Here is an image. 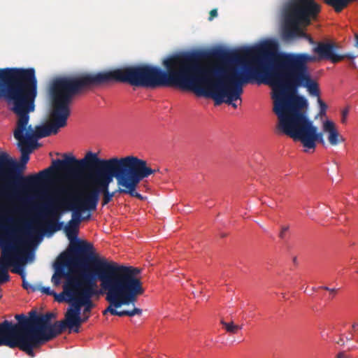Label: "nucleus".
I'll use <instances>...</instances> for the list:
<instances>
[{"label":"nucleus","instance_id":"1","mask_svg":"<svg viewBox=\"0 0 358 358\" xmlns=\"http://www.w3.org/2000/svg\"><path fill=\"white\" fill-rule=\"evenodd\" d=\"M162 64L166 71L138 64L76 77L84 91L110 83L152 89L175 87L210 98L215 106L224 103V46L179 52L166 57Z\"/></svg>","mask_w":358,"mask_h":358},{"label":"nucleus","instance_id":"2","mask_svg":"<svg viewBox=\"0 0 358 358\" xmlns=\"http://www.w3.org/2000/svg\"><path fill=\"white\" fill-rule=\"evenodd\" d=\"M266 55L259 45L242 47L231 50L225 47V105L236 108L241 102L243 86L256 82L271 85L275 90V106L288 114V104L296 97L298 89L307 88L314 96H319L318 85L308 70V63L315 61V56L306 53L282 54L272 64L266 66ZM241 103H239L240 104Z\"/></svg>","mask_w":358,"mask_h":358},{"label":"nucleus","instance_id":"3","mask_svg":"<svg viewBox=\"0 0 358 358\" xmlns=\"http://www.w3.org/2000/svg\"><path fill=\"white\" fill-rule=\"evenodd\" d=\"M55 169L69 178L76 179L81 171H86V179L92 189L84 196L85 208L96 209L100 194L109 191L113 178L117 186L128 185L137 178L144 179L159 169L148 166L146 161L134 156L102 159L98 154L87 152L81 159L65 155L64 159L54 160Z\"/></svg>","mask_w":358,"mask_h":358},{"label":"nucleus","instance_id":"4","mask_svg":"<svg viewBox=\"0 0 358 358\" xmlns=\"http://www.w3.org/2000/svg\"><path fill=\"white\" fill-rule=\"evenodd\" d=\"M84 91L76 76H66L55 79L50 87L51 108L48 124L36 126L27 125L24 138L31 144L38 139L57 134L64 127L71 114L70 103L73 97Z\"/></svg>","mask_w":358,"mask_h":358},{"label":"nucleus","instance_id":"5","mask_svg":"<svg viewBox=\"0 0 358 358\" xmlns=\"http://www.w3.org/2000/svg\"><path fill=\"white\" fill-rule=\"evenodd\" d=\"M37 96V79L33 84L22 103L12 108L13 112L17 116L16 128L14 130V138L17 140V146L21 152L20 164L13 161L16 166L9 171L0 172V177H6L12 180L14 185L18 187H32L43 181L48 180L52 175L62 172L55 169L54 161L52 166L48 167L38 173L27 177L15 173L17 167L23 169L29 160V155L32 152L31 143L24 138V131L29 121V113L35 109V99Z\"/></svg>","mask_w":358,"mask_h":358},{"label":"nucleus","instance_id":"6","mask_svg":"<svg viewBox=\"0 0 358 358\" xmlns=\"http://www.w3.org/2000/svg\"><path fill=\"white\" fill-rule=\"evenodd\" d=\"M71 248L75 252L86 255L95 269L96 274H99L100 277H103L136 300L144 293L143 283L138 277L141 273L140 268L119 265L99 257L94 252L93 245L87 241L72 242Z\"/></svg>","mask_w":358,"mask_h":358},{"label":"nucleus","instance_id":"7","mask_svg":"<svg viewBox=\"0 0 358 358\" xmlns=\"http://www.w3.org/2000/svg\"><path fill=\"white\" fill-rule=\"evenodd\" d=\"M307 106L304 97H296L288 104V114L275 106V113L278 117L277 129L294 141H300L308 149L315 150L317 142L324 145L323 134L317 132V128L307 117L302 109Z\"/></svg>","mask_w":358,"mask_h":358},{"label":"nucleus","instance_id":"8","mask_svg":"<svg viewBox=\"0 0 358 358\" xmlns=\"http://www.w3.org/2000/svg\"><path fill=\"white\" fill-rule=\"evenodd\" d=\"M54 317L52 313L38 315L35 311H31L29 317L16 315V320L20 318L19 349L33 357L34 349L61 334L66 329V317L51 324Z\"/></svg>","mask_w":358,"mask_h":358},{"label":"nucleus","instance_id":"9","mask_svg":"<svg viewBox=\"0 0 358 358\" xmlns=\"http://www.w3.org/2000/svg\"><path fill=\"white\" fill-rule=\"evenodd\" d=\"M62 198L57 201L45 203L38 214L40 220L45 219L46 231L50 234L60 231L64 227V222L59 220L64 211L72 210V218L70 224H78L85 218H82V212L85 210H94L95 209L85 208L84 197L73 196L70 189L62 187L59 190Z\"/></svg>","mask_w":358,"mask_h":358},{"label":"nucleus","instance_id":"10","mask_svg":"<svg viewBox=\"0 0 358 358\" xmlns=\"http://www.w3.org/2000/svg\"><path fill=\"white\" fill-rule=\"evenodd\" d=\"M36 80L34 68L0 69V98L15 108L22 103Z\"/></svg>","mask_w":358,"mask_h":358},{"label":"nucleus","instance_id":"11","mask_svg":"<svg viewBox=\"0 0 358 358\" xmlns=\"http://www.w3.org/2000/svg\"><path fill=\"white\" fill-rule=\"evenodd\" d=\"M97 277L95 269L80 271V280L73 291V296L67 299L71 303L70 307L65 313L64 317L69 322L79 320L81 308L85 307V312H90L94 304L91 300L92 297L98 295L99 291L97 289Z\"/></svg>","mask_w":358,"mask_h":358},{"label":"nucleus","instance_id":"12","mask_svg":"<svg viewBox=\"0 0 358 358\" xmlns=\"http://www.w3.org/2000/svg\"><path fill=\"white\" fill-rule=\"evenodd\" d=\"M96 277L97 280L101 282V289L105 292L106 300L109 303L108 308L103 311V315L110 313L113 315L119 317H132L136 315H141L142 314V309L136 307L131 310H117V308L122 306H129L130 304L134 306L137 300L103 277H100L99 274H96Z\"/></svg>","mask_w":358,"mask_h":358},{"label":"nucleus","instance_id":"13","mask_svg":"<svg viewBox=\"0 0 358 358\" xmlns=\"http://www.w3.org/2000/svg\"><path fill=\"white\" fill-rule=\"evenodd\" d=\"M356 0H324V3L332 7L336 13H341L348 5ZM320 11V6L314 0H289L284 7L283 13L317 17Z\"/></svg>","mask_w":358,"mask_h":358},{"label":"nucleus","instance_id":"14","mask_svg":"<svg viewBox=\"0 0 358 358\" xmlns=\"http://www.w3.org/2000/svg\"><path fill=\"white\" fill-rule=\"evenodd\" d=\"M89 262L83 256L73 254L61 256L59 262L55 264V273L51 281L55 286H59L62 278L75 277L79 271L89 270L86 263Z\"/></svg>","mask_w":358,"mask_h":358},{"label":"nucleus","instance_id":"15","mask_svg":"<svg viewBox=\"0 0 358 358\" xmlns=\"http://www.w3.org/2000/svg\"><path fill=\"white\" fill-rule=\"evenodd\" d=\"M12 238V242L6 243L2 246L1 257L0 259V283L9 280L10 276L8 273V267L11 265L17 268L20 263H24L25 259L20 256V245L22 240L14 236V232L9 234Z\"/></svg>","mask_w":358,"mask_h":358},{"label":"nucleus","instance_id":"16","mask_svg":"<svg viewBox=\"0 0 358 358\" xmlns=\"http://www.w3.org/2000/svg\"><path fill=\"white\" fill-rule=\"evenodd\" d=\"M284 16V27L283 36L286 38H294L295 37H303L306 38L310 43H314L313 38L306 34L301 28L300 24L306 26L310 24L312 19L316 17L308 16L307 18L301 17L300 15H292L283 13Z\"/></svg>","mask_w":358,"mask_h":358},{"label":"nucleus","instance_id":"17","mask_svg":"<svg viewBox=\"0 0 358 358\" xmlns=\"http://www.w3.org/2000/svg\"><path fill=\"white\" fill-rule=\"evenodd\" d=\"M17 320L16 324L8 320L0 323V346L19 348L20 318Z\"/></svg>","mask_w":358,"mask_h":358},{"label":"nucleus","instance_id":"18","mask_svg":"<svg viewBox=\"0 0 358 358\" xmlns=\"http://www.w3.org/2000/svg\"><path fill=\"white\" fill-rule=\"evenodd\" d=\"M338 46L333 42H319L313 48V52L318 55L319 59L329 60L336 64L347 58L353 60L355 56L351 53L340 55L336 52Z\"/></svg>","mask_w":358,"mask_h":358},{"label":"nucleus","instance_id":"19","mask_svg":"<svg viewBox=\"0 0 358 358\" xmlns=\"http://www.w3.org/2000/svg\"><path fill=\"white\" fill-rule=\"evenodd\" d=\"M142 180L143 179L137 178L136 180L129 182L127 185L118 186L114 191L110 192L109 190L101 193L102 206H104L112 201L113 197H115L117 194H128L131 197H136L140 200H143V196L137 192V187Z\"/></svg>","mask_w":358,"mask_h":358},{"label":"nucleus","instance_id":"20","mask_svg":"<svg viewBox=\"0 0 358 358\" xmlns=\"http://www.w3.org/2000/svg\"><path fill=\"white\" fill-rule=\"evenodd\" d=\"M80 280V271L78 272L75 277H69L63 285V292L59 294L55 293V300L59 303L67 301V299H70L71 296H73V291H75Z\"/></svg>","mask_w":358,"mask_h":358},{"label":"nucleus","instance_id":"21","mask_svg":"<svg viewBox=\"0 0 358 358\" xmlns=\"http://www.w3.org/2000/svg\"><path fill=\"white\" fill-rule=\"evenodd\" d=\"M16 166L13 160L4 155L0 157V172L9 171ZM16 194L14 192L9 190L8 187L0 191V200L10 199L15 197Z\"/></svg>","mask_w":358,"mask_h":358},{"label":"nucleus","instance_id":"22","mask_svg":"<svg viewBox=\"0 0 358 358\" xmlns=\"http://www.w3.org/2000/svg\"><path fill=\"white\" fill-rule=\"evenodd\" d=\"M323 129L324 131L328 133V141L331 145H337L345 141L343 136L339 134L333 122L329 120L324 122Z\"/></svg>","mask_w":358,"mask_h":358},{"label":"nucleus","instance_id":"23","mask_svg":"<svg viewBox=\"0 0 358 358\" xmlns=\"http://www.w3.org/2000/svg\"><path fill=\"white\" fill-rule=\"evenodd\" d=\"M78 225L76 224L74 222L73 224H70V220L67 222L66 225L64 226V230L67 236V237L71 240V243L76 242V241H79V239L76 238L77 234H78ZM80 241H82L80 240ZM70 245H71V243H70ZM69 250L70 252L75 255H79L83 256L85 257V259L90 262V261L87 259V257L84 254L80 253H76L74 251L71 250V246H69Z\"/></svg>","mask_w":358,"mask_h":358},{"label":"nucleus","instance_id":"24","mask_svg":"<svg viewBox=\"0 0 358 358\" xmlns=\"http://www.w3.org/2000/svg\"><path fill=\"white\" fill-rule=\"evenodd\" d=\"M13 273H18L20 275L22 279V287L27 290H31V292H36L38 291V287L36 285H33L29 283L26 280V274L24 271L23 268L21 267L20 265H19V268H15L12 270Z\"/></svg>","mask_w":358,"mask_h":358},{"label":"nucleus","instance_id":"25","mask_svg":"<svg viewBox=\"0 0 358 358\" xmlns=\"http://www.w3.org/2000/svg\"><path fill=\"white\" fill-rule=\"evenodd\" d=\"M88 319L89 315H87L83 317H79L78 321L71 322L66 317V329L68 328L69 329V333H71V331L75 333H78L80 331L81 324L85 322Z\"/></svg>","mask_w":358,"mask_h":358},{"label":"nucleus","instance_id":"26","mask_svg":"<svg viewBox=\"0 0 358 358\" xmlns=\"http://www.w3.org/2000/svg\"><path fill=\"white\" fill-rule=\"evenodd\" d=\"M241 329V326L235 324L233 322H225V334L229 333L231 334H236Z\"/></svg>","mask_w":358,"mask_h":358},{"label":"nucleus","instance_id":"27","mask_svg":"<svg viewBox=\"0 0 358 358\" xmlns=\"http://www.w3.org/2000/svg\"><path fill=\"white\" fill-rule=\"evenodd\" d=\"M38 290H40L41 292L47 294V295H50V296H54L55 292H54L53 290H51L50 287H38Z\"/></svg>","mask_w":358,"mask_h":358},{"label":"nucleus","instance_id":"28","mask_svg":"<svg viewBox=\"0 0 358 358\" xmlns=\"http://www.w3.org/2000/svg\"><path fill=\"white\" fill-rule=\"evenodd\" d=\"M318 103H319L320 108V115L325 114L327 108V104L320 98L318 99Z\"/></svg>","mask_w":358,"mask_h":358},{"label":"nucleus","instance_id":"29","mask_svg":"<svg viewBox=\"0 0 358 358\" xmlns=\"http://www.w3.org/2000/svg\"><path fill=\"white\" fill-rule=\"evenodd\" d=\"M289 227L288 226H283L281 228V231L279 234V236L280 238L283 239L285 236V233L288 231Z\"/></svg>","mask_w":358,"mask_h":358},{"label":"nucleus","instance_id":"30","mask_svg":"<svg viewBox=\"0 0 358 358\" xmlns=\"http://www.w3.org/2000/svg\"><path fill=\"white\" fill-rule=\"evenodd\" d=\"M348 115V109H345L342 111L341 122L343 124L346 123Z\"/></svg>","mask_w":358,"mask_h":358},{"label":"nucleus","instance_id":"31","mask_svg":"<svg viewBox=\"0 0 358 358\" xmlns=\"http://www.w3.org/2000/svg\"><path fill=\"white\" fill-rule=\"evenodd\" d=\"M37 231H38V229L36 227L29 226L24 232L26 234H29L36 233Z\"/></svg>","mask_w":358,"mask_h":358},{"label":"nucleus","instance_id":"32","mask_svg":"<svg viewBox=\"0 0 358 358\" xmlns=\"http://www.w3.org/2000/svg\"><path fill=\"white\" fill-rule=\"evenodd\" d=\"M336 358H352L350 355H348L345 351L339 352Z\"/></svg>","mask_w":358,"mask_h":358},{"label":"nucleus","instance_id":"33","mask_svg":"<svg viewBox=\"0 0 358 358\" xmlns=\"http://www.w3.org/2000/svg\"><path fill=\"white\" fill-rule=\"evenodd\" d=\"M217 15V9H213L210 11L209 13V20H212L214 17H215Z\"/></svg>","mask_w":358,"mask_h":358},{"label":"nucleus","instance_id":"34","mask_svg":"<svg viewBox=\"0 0 358 358\" xmlns=\"http://www.w3.org/2000/svg\"><path fill=\"white\" fill-rule=\"evenodd\" d=\"M320 288L322 289L329 291V292H334V293H337V291H338V289L336 288H329V287H327V286H322V287H320Z\"/></svg>","mask_w":358,"mask_h":358},{"label":"nucleus","instance_id":"35","mask_svg":"<svg viewBox=\"0 0 358 358\" xmlns=\"http://www.w3.org/2000/svg\"><path fill=\"white\" fill-rule=\"evenodd\" d=\"M225 341H227V343H228L229 344L232 345L235 343L236 339L233 336H225Z\"/></svg>","mask_w":358,"mask_h":358},{"label":"nucleus","instance_id":"36","mask_svg":"<svg viewBox=\"0 0 358 358\" xmlns=\"http://www.w3.org/2000/svg\"><path fill=\"white\" fill-rule=\"evenodd\" d=\"M336 343L340 345L341 346H343L345 345L344 339L341 337L338 341H336Z\"/></svg>","mask_w":358,"mask_h":358},{"label":"nucleus","instance_id":"37","mask_svg":"<svg viewBox=\"0 0 358 358\" xmlns=\"http://www.w3.org/2000/svg\"><path fill=\"white\" fill-rule=\"evenodd\" d=\"M355 47L358 48V34H355Z\"/></svg>","mask_w":358,"mask_h":358},{"label":"nucleus","instance_id":"38","mask_svg":"<svg viewBox=\"0 0 358 358\" xmlns=\"http://www.w3.org/2000/svg\"><path fill=\"white\" fill-rule=\"evenodd\" d=\"M90 312H85V309L83 310V314L84 315L83 317L89 315L90 316Z\"/></svg>","mask_w":358,"mask_h":358},{"label":"nucleus","instance_id":"39","mask_svg":"<svg viewBox=\"0 0 358 358\" xmlns=\"http://www.w3.org/2000/svg\"><path fill=\"white\" fill-rule=\"evenodd\" d=\"M352 329L354 330H356L357 329V324L356 323H354L352 326Z\"/></svg>","mask_w":358,"mask_h":358},{"label":"nucleus","instance_id":"40","mask_svg":"<svg viewBox=\"0 0 358 358\" xmlns=\"http://www.w3.org/2000/svg\"><path fill=\"white\" fill-rule=\"evenodd\" d=\"M351 64V66H352L353 68H356V64H355V63L353 61L351 62V64Z\"/></svg>","mask_w":358,"mask_h":358},{"label":"nucleus","instance_id":"41","mask_svg":"<svg viewBox=\"0 0 358 358\" xmlns=\"http://www.w3.org/2000/svg\"><path fill=\"white\" fill-rule=\"evenodd\" d=\"M346 340H347V341H352V336L346 337Z\"/></svg>","mask_w":358,"mask_h":358},{"label":"nucleus","instance_id":"42","mask_svg":"<svg viewBox=\"0 0 358 358\" xmlns=\"http://www.w3.org/2000/svg\"><path fill=\"white\" fill-rule=\"evenodd\" d=\"M336 294V293L330 292L331 297V298H333V297L335 296V294Z\"/></svg>","mask_w":358,"mask_h":358},{"label":"nucleus","instance_id":"43","mask_svg":"<svg viewBox=\"0 0 358 358\" xmlns=\"http://www.w3.org/2000/svg\"><path fill=\"white\" fill-rule=\"evenodd\" d=\"M220 323L222 324H224V319H221Z\"/></svg>","mask_w":358,"mask_h":358},{"label":"nucleus","instance_id":"44","mask_svg":"<svg viewBox=\"0 0 358 358\" xmlns=\"http://www.w3.org/2000/svg\"><path fill=\"white\" fill-rule=\"evenodd\" d=\"M293 261H294V262H296V257H294Z\"/></svg>","mask_w":358,"mask_h":358},{"label":"nucleus","instance_id":"45","mask_svg":"<svg viewBox=\"0 0 358 358\" xmlns=\"http://www.w3.org/2000/svg\"><path fill=\"white\" fill-rule=\"evenodd\" d=\"M90 217V215L89 214V215H87V217H86V219H88Z\"/></svg>","mask_w":358,"mask_h":358},{"label":"nucleus","instance_id":"46","mask_svg":"<svg viewBox=\"0 0 358 358\" xmlns=\"http://www.w3.org/2000/svg\"><path fill=\"white\" fill-rule=\"evenodd\" d=\"M357 273H358V271H357Z\"/></svg>","mask_w":358,"mask_h":358},{"label":"nucleus","instance_id":"47","mask_svg":"<svg viewBox=\"0 0 358 358\" xmlns=\"http://www.w3.org/2000/svg\"><path fill=\"white\" fill-rule=\"evenodd\" d=\"M357 342H358V340H357Z\"/></svg>","mask_w":358,"mask_h":358}]
</instances>
